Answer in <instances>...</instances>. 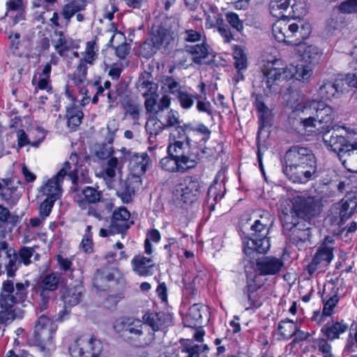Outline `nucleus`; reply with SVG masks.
<instances>
[{
    "label": "nucleus",
    "mask_w": 357,
    "mask_h": 357,
    "mask_svg": "<svg viewBox=\"0 0 357 357\" xmlns=\"http://www.w3.org/2000/svg\"><path fill=\"white\" fill-rule=\"evenodd\" d=\"M185 134H178V139L169 144L167 151L169 155L178 160L185 167L192 169L200 160L199 152L195 151L192 147L193 143H197L195 136L199 134L202 135L199 143L206 144L211 137V131L202 123L196 126L190 123L185 124Z\"/></svg>",
    "instance_id": "1"
},
{
    "label": "nucleus",
    "mask_w": 357,
    "mask_h": 357,
    "mask_svg": "<svg viewBox=\"0 0 357 357\" xmlns=\"http://www.w3.org/2000/svg\"><path fill=\"white\" fill-rule=\"evenodd\" d=\"M273 218L268 211H263L259 219L251 226L252 233L242 237L243 250L245 255L251 259L255 253L265 254L270 249V239L267 236L273 225Z\"/></svg>",
    "instance_id": "2"
},
{
    "label": "nucleus",
    "mask_w": 357,
    "mask_h": 357,
    "mask_svg": "<svg viewBox=\"0 0 357 357\" xmlns=\"http://www.w3.org/2000/svg\"><path fill=\"white\" fill-rule=\"evenodd\" d=\"M339 129L327 130L323 135L325 146L335 152L343 166L351 172L357 173V139L352 142L339 134Z\"/></svg>",
    "instance_id": "3"
},
{
    "label": "nucleus",
    "mask_w": 357,
    "mask_h": 357,
    "mask_svg": "<svg viewBox=\"0 0 357 357\" xmlns=\"http://www.w3.org/2000/svg\"><path fill=\"white\" fill-rule=\"evenodd\" d=\"M30 282H17L14 287L13 282L10 280L3 281L0 293V324L7 326L15 319L13 307L15 304L24 302L28 294L27 289Z\"/></svg>",
    "instance_id": "4"
},
{
    "label": "nucleus",
    "mask_w": 357,
    "mask_h": 357,
    "mask_svg": "<svg viewBox=\"0 0 357 357\" xmlns=\"http://www.w3.org/2000/svg\"><path fill=\"white\" fill-rule=\"evenodd\" d=\"M171 98L163 95L158 100L149 98L144 101L146 111L149 114H155L166 129L174 128L178 134H185V124L181 126L178 114L170 108Z\"/></svg>",
    "instance_id": "5"
},
{
    "label": "nucleus",
    "mask_w": 357,
    "mask_h": 357,
    "mask_svg": "<svg viewBox=\"0 0 357 357\" xmlns=\"http://www.w3.org/2000/svg\"><path fill=\"white\" fill-rule=\"evenodd\" d=\"M287 63L280 58L268 60L262 68L260 87L267 96L278 92V82L287 77Z\"/></svg>",
    "instance_id": "6"
},
{
    "label": "nucleus",
    "mask_w": 357,
    "mask_h": 357,
    "mask_svg": "<svg viewBox=\"0 0 357 357\" xmlns=\"http://www.w3.org/2000/svg\"><path fill=\"white\" fill-rule=\"evenodd\" d=\"M114 328L118 332L128 333V337L133 342L136 347L150 346L155 340L153 332L150 330H148L146 333L144 331V324L139 319L123 318L116 322Z\"/></svg>",
    "instance_id": "7"
},
{
    "label": "nucleus",
    "mask_w": 357,
    "mask_h": 357,
    "mask_svg": "<svg viewBox=\"0 0 357 357\" xmlns=\"http://www.w3.org/2000/svg\"><path fill=\"white\" fill-rule=\"evenodd\" d=\"M201 188V183L197 178L187 176L174 188L173 200L181 207L183 204L190 205L198 200L202 194Z\"/></svg>",
    "instance_id": "8"
},
{
    "label": "nucleus",
    "mask_w": 357,
    "mask_h": 357,
    "mask_svg": "<svg viewBox=\"0 0 357 357\" xmlns=\"http://www.w3.org/2000/svg\"><path fill=\"white\" fill-rule=\"evenodd\" d=\"M71 163L66 161L59 172L49 179L47 183L41 187V191L47 198L56 200L59 198L61 193V183L63 178L68 176L73 184H77L78 181V172L77 168L71 169Z\"/></svg>",
    "instance_id": "9"
},
{
    "label": "nucleus",
    "mask_w": 357,
    "mask_h": 357,
    "mask_svg": "<svg viewBox=\"0 0 357 357\" xmlns=\"http://www.w3.org/2000/svg\"><path fill=\"white\" fill-rule=\"evenodd\" d=\"M293 112L313 114L323 130H328L331 127L335 116L334 110L331 106L324 102L315 100L298 104Z\"/></svg>",
    "instance_id": "10"
},
{
    "label": "nucleus",
    "mask_w": 357,
    "mask_h": 357,
    "mask_svg": "<svg viewBox=\"0 0 357 357\" xmlns=\"http://www.w3.org/2000/svg\"><path fill=\"white\" fill-rule=\"evenodd\" d=\"M102 348V342L94 336H80L68 346L71 357H99Z\"/></svg>",
    "instance_id": "11"
},
{
    "label": "nucleus",
    "mask_w": 357,
    "mask_h": 357,
    "mask_svg": "<svg viewBox=\"0 0 357 357\" xmlns=\"http://www.w3.org/2000/svg\"><path fill=\"white\" fill-rule=\"evenodd\" d=\"M3 245L5 250H8L10 253L11 258L8 259V277L14 278L16 271L20 268L22 264L28 266L31 261V257L35 254V248L33 247H22L18 251H16L9 243L4 239L3 236Z\"/></svg>",
    "instance_id": "12"
},
{
    "label": "nucleus",
    "mask_w": 357,
    "mask_h": 357,
    "mask_svg": "<svg viewBox=\"0 0 357 357\" xmlns=\"http://www.w3.org/2000/svg\"><path fill=\"white\" fill-rule=\"evenodd\" d=\"M291 204L296 215L303 219L314 217L321 212L320 202L311 196H295Z\"/></svg>",
    "instance_id": "13"
},
{
    "label": "nucleus",
    "mask_w": 357,
    "mask_h": 357,
    "mask_svg": "<svg viewBox=\"0 0 357 357\" xmlns=\"http://www.w3.org/2000/svg\"><path fill=\"white\" fill-rule=\"evenodd\" d=\"M115 156L110 157L102 170V177L108 187H110L116 176V173H121L124 163L126 162V157L129 155V152L125 147L118 150Z\"/></svg>",
    "instance_id": "14"
},
{
    "label": "nucleus",
    "mask_w": 357,
    "mask_h": 357,
    "mask_svg": "<svg viewBox=\"0 0 357 357\" xmlns=\"http://www.w3.org/2000/svg\"><path fill=\"white\" fill-rule=\"evenodd\" d=\"M57 326L53 320L47 316L41 315L37 320L33 335L36 341L44 345H51L53 343Z\"/></svg>",
    "instance_id": "15"
},
{
    "label": "nucleus",
    "mask_w": 357,
    "mask_h": 357,
    "mask_svg": "<svg viewBox=\"0 0 357 357\" xmlns=\"http://www.w3.org/2000/svg\"><path fill=\"white\" fill-rule=\"evenodd\" d=\"M130 213L126 207L121 206L116 208L113 213L110 222V231L113 234L126 233L128 229L133 225V221L130 220Z\"/></svg>",
    "instance_id": "16"
},
{
    "label": "nucleus",
    "mask_w": 357,
    "mask_h": 357,
    "mask_svg": "<svg viewBox=\"0 0 357 357\" xmlns=\"http://www.w3.org/2000/svg\"><path fill=\"white\" fill-rule=\"evenodd\" d=\"M136 87L139 93L145 98V100L149 98L158 100V84L154 82L152 74L147 71H144L139 76L136 83Z\"/></svg>",
    "instance_id": "17"
},
{
    "label": "nucleus",
    "mask_w": 357,
    "mask_h": 357,
    "mask_svg": "<svg viewBox=\"0 0 357 357\" xmlns=\"http://www.w3.org/2000/svg\"><path fill=\"white\" fill-rule=\"evenodd\" d=\"M260 287L254 281H250L243 289L242 304L246 310H256L263 303L261 296L259 292Z\"/></svg>",
    "instance_id": "18"
},
{
    "label": "nucleus",
    "mask_w": 357,
    "mask_h": 357,
    "mask_svg": "<svg viewBox=\"0 0 357 357\" xmlns=\"http://www.w3.org/2000/svg\"><path fill=\"white\" fill-rule=\"evenodd\" d=\"M127 151L129 152V155L126 157V161H128V168L132 174L137 177L145 174L150 160L148 153L139 154L128 149Z\"/></svg>",
    "instance_id": "19"
},
{
    "label": "nucleus",
    "mask_w": 357,
    "mask_h": 357,
    "mask_svg": "<svg viewBox=\"0 0 357 357\" xmlns=\"http://www.w3.org/2000/svg\"><path fill=\"white\" fill-rule=\"evenodd\" d=\"M144 324L151 327V331L163 330L172 324V316L165 312H146L142 317Z\"/></svg>",
    "instance_id": "20"
},
{
    "label": "nucleus",
    "mask_w": 357,
    "mask_h": 357,
    "mask_svg": "<svg viewBox=\"0 0 357 357\" xmlns=\"http://www.w3.org/2000/svg\"><path fill=\"white\" fill-rule=\"evenodd\" d=\"M333 259V249L324 246L317 250L311 263L308 265V272L312 275L317 269L327 266Z\"/></svg>",
    "instance_id": "21"
},
{
    "label": "nucleus",
    "mask_w": 357,
    "mask_h": 357,
    "mask_svg": "<svg viewBox=\"0 0 357 357\" xmlns=\"http://www.w3.org/2000/svg\"><path fill=\"white\" fill-rule=\"evenodd\" d=\"M305 165H316V159L312 151L307 147H291V167Z\"/></svg>",
    "instance_id": "22"
},
{
    "label": "nucleus",
    "mask_w": 357,
    "mask_h": 357,
    "mask_svg": "<svg viewBox=\"0 0 357 357\" xmlns=\"http://www.w3.org/2000/svg\"><path fill=\"white\" fill-rule=\"evenodd\" d=\"M3 187L0 191V199L7 205L15 206L22 196L18 186L15 185L13 181L10 178L2 179Z\"/></svg>",
    "instance_id": "23"
},
{
    "label": "nucleus",
    "mask_w": 357,
    "mask_h": 357,
    "mask_svg": "<svg viewBox=\"0 0 357 357\" xmlns=\"http://www.w3.org/2000/svg\"><path fill=\"white\" fill-rule=\"evenodd\" d=\"M185 50L190 55L192 61L197 64L205 63V60L212 55V50L206 43L185 45Z\"/></svg>",
    "instance_id": "24"
},
{
    "label": "nucleus",
    "mask_w": 357,
    "mask_h": 357,
    "mask_svg": "<svg viewBox=\"0 0 357 357\" xmlns=\"http://www.w3.org/2000/svg\"><path fill=\"white\" fill-rule=\"evenodd\" d=\"M132 271L139 276L146 277L153 275V259L143 255H136L131 261Z\"/></svg>",
    "instance_id": "25"
},
{
    "label": "nucleus",
    "mask_w": 357,
    "mask_h": 357,
    "mask_svg": "<svg viewBox=\"0 0 357 357\" xmlns=\"http://www.w3.org/2000/svg\"><path fill=\"white\" fill-rule=\"evenodd\" d=\"M297 18H298V22L291 23V38H296L294 43V46H296V43H302L303 40L307 38L311 33V26L309 22L301 20L299 15H291V19L296 20ZM291 45H293L292 43Z\"/></svg>",
    "instance_id": "26"
},
{
    "label": "nucleus",
    "mask_w": 357,
    "mask_h": 357,
    "mask_svg": "<svg viewBox=\"0 0 357 357\" xmlns=\"http://www.w3.org/2000/svg\"><path fill=\"white\" fill-rule=\"evenodd\" d=\"M202 8L206 18V29L215 28L218 24H222L223 16L217 6L206 3L202 5Z\"/></svg>",
    "instance_id": "27"
},
{
    "label": "nucleus",
    "mask_w": 357,
    "mask_h": 357,
    "mask_svg": "<svg viewBox=\"0 0 357 357\" xmlns=\"http://www.w3.org/2000/svg\"><path fill=\"white\" fill-rule=\"evenodd\" d=\"M317 171L316 165H305L291 167V181L306 183Z\"/></svg>",
    "instance_id": "28"
},
{
    "label": "nucleus",
    "mask_w": 357,
    "mask_h": 357,
    "mask_svg": "<svg viewBox=\"0 0 357 357\" xmlns=\"http://www.w3.org/2000/svg\"><path fill=\"white\" fill-rule=\"evenodd\" d=\"M295 51L301 60L309 63L317 62L321 56V52L317 47L312 45H307L301 42L296 43Z\"/></svg>",
    "instance_id": "29"
},
{
    "label": "nucleus",
    "mask_w": 357,
    "mask_h": 357,
    "mask_svg": "<svg viewBox=\"0 0 357 357\" xmlns=\"http://www.w3.org/2000/svg\"><path fill=\"white\" fill-rule=\"evenodd\" d=\"M61 282V275L57 272H52L46 274L41 280L40 287L41 288L40 296L45 303L49 297L46 296L48 291H53L56 290Z\"/></svg>",
    "instance_id": "30"
},
{
    "label": "nucleus",
    "mask_w": 357,
    "mask_h": 357,
    "mask_svg": "<svg viewBox=\"0 0 357 357\" xmlns=\"http://www.w3.org/2000/svg\"><path fill=\"white\" fill-rule=\"evenodd\" d=\"M283 262L273 257H266L257 262V267L261 275H274L278 273Z\"/></svg>",
    "instance_id": "31"
},
{
    "label": "nucleus",
    "mask_w": 357,
    "mask_h": 357,
    "mask_svg": "<svg viewBox=\"0 0 357 357\" xmlns=\"http://www.w3.org/2000/svg\"><path fill=\"white\" fill-rule=\"evenodd\" d=\"M305 116L301 117L300 124L295 128V132L303 136H310L316 135L319 128H317L318 123L313 114H306V112L302 113Z\"/></svg>",
    "instance_id": "32"
},
{
    "label": "nucleus",
    "mask_w": 357,
    "mask_h": 357,
    "mask_svg": "<svg viewBox=\"0 0 357 357\" xmlns=\"http://www.w3.org/2000/svg\"><path fill=\"white\" fill-rule=\"evenodd\" d=\"M83 292L84 287L80 285L66 288L61 296V300L64 303L65 307H71L77 305L81 301Z\"/></svg>",
    "instance_id": "33"
},
{
    "label": "nucleus",
    "mask_w": 357,
    "mask_h": 357,
    "mask_svg": "<svg viewBox=\"0 0 357 357\" xmlns=\"http://www.w3.org/2000/svg\"><path fill=\"white\" fill-rule=\"evenodd\" d=\"M290 199L281 198L278 203V216L283 227V233L288 237L290 236Z\"/></svg>",
    "instance_id": "34"
},
{
    "label": "nucleus",
    "mask_w": 357,
    "mask_h": 357,
    "mask_svg": "<svg viewBox=\"0 0 357 357\" xmlns=\"http://www.w3.org/2000/svg\"><path fill=\"white\" fill-rule=\"evenodd\" d=\"M348 328L347 324L343 321H332L326 324L321 328V333L331 341L338 339L340 335L344 333Z\"/></svg>",
    "instance_id": "35"
},
{
    "label": "nucleus",
    "mask_w": 357,
    "mask_h": 357,
    "mask_svg": "<svg viewBox=\"0 0 357 357\" xmlns=\"http://www.w3.org/2000/svg\"><path fill=\"white\" fill-rule=\"evenodd\" d=\"M286 20L287 19H280L274 24L273 26V34L278 43L289 45L290 24H288Z\"/></svg>",
    "instance_id": "36"
},
{
    "label": "nucleus",
    "mask_w": 357,
    "mask_h": 357,
    "mask_svg": "<svg viewBox=\"0 0 357 357\" xmlns=\"http://www.w3.org/2000/svg\"><path fill=\"white\" fill-rule=\"evenodd\" d=\"M340 300V297L337 294L326 296L322 297L324 304L322 313L319 312H314V319L318 320L319 322L323 321L324 317L331 316L334 310V307L337 305Z\"/></svg>",
    "instance_id": "37"
},
{
    "label": "nucleus",
    "mask_w": 357,
    "mask_h": 357,
    "mask_svg": "<svg viewBox=\"0 0 357 357\" xmlns=\"http://www.w3.org/2000/svg\"><path fill=\"white\" fill-rule=\"evenodd\" d=\"M84 199L77 202L78 206L82 209H85L91 204H96L100 201L102 192L97 188L87 186L82 190Z\"/></svg>",
    "instance_id": "38"
},
{
    "label": "nucleus",
    "mask_w": 357,
    "mask_h": 357,
    "mask_svg": "<svg viewBox=\"0 0 357 357\" xmlns=\"http://www.w3.org/2000/svg\"><path fill=\"white\" fill-rule=\"evenodd\" d=\"M204 307L199 304H193L188 310V314L184 319L186 326L194 328L202 324V311Z\"/></svg>",
    "instance_id": "39"
},
{
    "label": "nucleus",
    "mask_w": 357,
    "mask_h": 357,
    "mask_svg": "<svg viewBox=\"0 0 357 357\" xmlns=\"http://www.w3.org/2000/svg\"><path fill=\"white\" fill-rule=\"evenodd\" d=\"M55 34L59 36L56 40H53L52 43L58 54L63 56L64 52L70 48H77L78 45L71 38L66 36L62 31H55Z\"/></svg>",
    "instance_id": "40"
},
{
    "label": "nucleus",
    "mask_w": 357,
    "mask_h": 357,
    "mask_svg": "<svg viewBox=\"0 0 357 357\" xmlns=\"http://www.w3.org/2000/svg\"><path fill=\"white\" fill-rule=\"evenodd\" d=\"M86 6L85 0H73L65 4L61 11V16L68 24L70 18L77 13L84 10Z\"/></svg>",
    "instance_id": "41"
},
{
    "label": "nucleus",
    "mask_w": 357,
    "mask_h": 357,
    "mask_svg": "<svg viewBox=\"0 0 357 357\" xmlns=\"http://www.w3.org/2000/svg\"><path fill=\"white\" fill-rule=\"evenodd\" d=\"M338 86L336 81L325 80L319 86L318 90L319 96L324 100H331L332 98H337L340 94Z\"/></svg>",
    "instance_id": "42"
},
{
    "label": "nucleus",
    "mask_w": 357,
    "mask_h": 357,
    "mask_svg": "<svg viewBox=\"0 0 357 357\" xmlns=\"http://www.w3.org/2000/svg\"><path fill=\"white\" fill-rule=\"evenodd\" d=\"M99 47L96 40L86 42L85 50L82 52V58L79 60L84 64L93 66L98 59Z\"/></svg>",
    "instance_id": "43"
},
{
    "label": "nucleus",
    "mask_w": 357,
    "mask_h": 357,
    "mask_svg": "<svg viewBox=\"0 0 357 357\" xmlns=\"http://www.w3.org/2000/svg\"><path fill=\"white\" fill-rule=\"evenodd\" d=\"M83 116L84 114L79 106L72 105L66 108V117L69 128L73 129L78 127L82 123Z\"/></svg>",
    "instance_id": "44"
},
{
    "label": "nucleus",
    "mask_w": 357,
    "mask_h": 357,
    "mask_svg": "<svg viewBox=\"0 0 357 357\" xmlns=\"http://www.w3.org/2000/svg\"><path fill=\"white\" fill-rule=\"evenodd\" d=\"M114 275L106 268L97 269L93 279V284L100 290H104L106 283L114 280Z\"/></svg>",
    "instance_id": "45"
},
{
    "label": "nucleus",
    "mask_w": 357,
    "mask_h": 357,
    "mask_svg": "<svg viewBox=\"0 0 357 357\" xmlns=\"http://www.w3.org/2000/svg\"><path fill=\"white\" fill-rule=\"evenodd\" d=\"M208 349L207 344H198L190 340H187L181 347V352L185 354V357H200L202 353Z\"/></svg>",
    "instance_id": "46"
},
{
    "label": "nucleus",
    "mask_w": 357,
    "mask_h": 357,
    "mask_svg": "<svg viewBox=\"0 0 357 357\" xmlns=\"http://www.w3.org/2000/svg\"><path fill=\"white\" fill-rule=\"evenodd\" d=\"M145 128L146 132L149 135V139L150 142H153V139L166 129L164 124L157 119V116L155 114H150Z\"/></svg>",
    "instance_id": "47"
},
{
    "label": "nucleus",
    "mask_w": 357,
    "mask_h": 357,
    "mask_svg": "<svg viewBox=\"0 0 357 357\" xmlns=\"http://www.w3.org/2000/svg\"><path fill=\"white\" fill-rule=\"evenodd\" d=\"M160 165L162 169L169 172H184L190 169L185 167L178 160L169 155L161 159Z\"/></svg>",
    "instance_id": "48"
},
{
    "label": "nucleus",
    "mask_w": 357,
    "mask_h": 357,
    "mask_svg": "<svg viewBox=\"0 0 357 357\" xmlns=\"http://www.w3.org/2000/svg\"><path fill=\"white\" fill-rule=\"evenodd\" d=\"M289 3L290 0H272L269 5L271 14L275 17L287 19V21H289V16L284 15L283 11L287 10Z\"/></svg>",
    "instance_id": "49"
},
{
    "label": "nucleus",
    "mask_w": 357,
    "mask_h": 357,
    "mask_svg": "<svg viewBox=\"0 0 357 357\" xmlns=\"http://www.w3.org/2000/svg\"><path fill=\"white\" fill-rule=\"evenodd\" d=\"M312 74V69L309 65L298 64L295 67L294 73H291V78L302 82H307Z\"/></svg>",
    "instance_id": "50"
},
{
    "label": "nucleus",
    "mask_w": 357,
    "mask_h": 357,
    "mask_svg": "<svg viewBox=\"0 0 357 357\" xmlns=\"http://www.w3.org/2000/svg\"><path fill=\"white\" fill-rule=\"evenodd\" d=\"M116 195L123 204H128L132 201L135 195L134 188L126 181H121V188L116 190Z\"/></svg>",
    "instance_id": "51"
},
{
    "label": "nucleus",
    "mask_w": 357,
    "mask_h": 357,
    "mask_svg": "<svg viewBox=\"0 0 357 357\" xmlns=\"http://www.w3.org/2000/svg\"><path fill=\"white\" fill-rule=\"evenodd\" d=\"M357 207V203L353 199H342L340 206V217L342 221L347 220L354 212Z\"/></svg>",
    "instance_id": "52"
},
{
    "label": "nucleus",
    "mask_w": 357,
    "mask_h": 357,
    "mask_svg": "<svg viewBox=\"0 0 357 357\" xmlns=\"http://www.w3.org/2000/svg\"><path fill=\"white\" fill-rule=\"evenodd\" d=\"M221 184L215 183L210 185L207 192V203L210 204V207L214 208L215 204L222 199L224 197V192H221Z\"/></svg>",
    "instance_id": "53"
},
{
    "label": "nucleus",
    "mask_w": 357,
    "mask_h": 357,
    "mask_svg": "<svg viewBox=\"0 0 357 357\" xmlns=\"http://www.w3.org/2000/svg\"><path fill=\"white\" fill-rule=\"evenodd\" d=\"M91 229L92 227L91 225H88L86 227L84 234L83 235L79 245V248L86 254L93 252V233Z\"/></svg>",
    "instance_id": "54"
},
{
    "label": "nucleus",
    "mask_w": 357,
    "mask_h": 357,
    "mask_svg": "<svg viewBox=\"0 0 357 357\" xmlns=\"http://www.w3.org/2000/svg\"><path fill=\"white\" fill-rule=\"evenodd\" d=\"M88 65L79 62L76 70L71 75V79L76 86L84 84L86 82Z\"/></svg>",
    "instance_id": "55"
},
{
    "label": "nucleus",
    "mask_w": 357,
    "mask_h": 357,
    "mask_svg": "<svg viewBox=\"0 0 357 357\" xmlns=\"http://www.w3.org/2000/svg\"><path fill=\"white\" fill-rule=\"evenodd\" d=\"M200 98V96L198 94L193 95L183 91H178V94L177 95V98L181 107L185 109L191 108L194 105L195 100H198V98Z\"/></svg>",
    "instance_id": "56"
},
{
    "label": "nucleus",
    "mask_w": 357,
    "mask_h": 357,
    "mask_svg": "<svg viewBox=\"0 0 357 357\" xmlns=\"http://www.w3.org/2000/svg\"><path fill=\"white\" fill-rule=\"evenodd\" d=\"M117 284L119 285V291L115 294H110L107 296V301L114 305H116L121 299L125 297V291L128 287L126 280L120 278L116 280Z\"/></svg>",
    "instance_id": "57"
},
{
    "label": "nucleus",
    "mask_w": 357,
    "mask_h": 357,
    "mask_svg": "<svg viewBox=\"0 0 357 357\" xmlns=\"http://www.w3.org/2000/svg\"><path fill=\"white\" fill-rule=\"evenodd\" d=\"M275 335L279 340L290 338V319H286L279 323Z\"/></svg>",
    "instance_id": "58"
},
{
    "label": "nucleus",
    "mask_w": 357,
    "mask_h": 357,
    "mask_svg": "<svg viewBox=\"0 0 357 357\" xmlns=\"http://www.w3.org/2000/svg\"><path fill=\"white\" fill-rule=\"evenodd\" d=\"M357 351V325L354 330L351 329L344 347V352Z\"/></svg>",
    "instance_id": "59"
},
{
    "label": "nucleus",
    "mask_w": 357,
    "mask_h": 357,
    "mask_svg": "<svg viewBox=\"0 0 357 357\" xmlns=\"http://www.w3.org/2000/svg\"><path fill=\"white\" fill-rule=\"evenodd\" d=\"M340 13L343 14L357 13V0H345L337 7Z\"/></svg>",
    "instance_id": "60"
},
{
    "label": "nucleus",
    "mask_w": 357,
    "mask_h": 357,
    "mask_svg": "<svg viewBox=\"0 0 357 357\" xmlns=\"http://www.w3.org/2000/svg\"><path fill=\"white\" fill-rule=\"evenodd\" d=\"M226 20L229 25L238 32L243 29V22L239 19L238 15L234 12H228L226 14Z\"/></svg>",
    "instance_id": "61"
},
{
    "label": "nucleus",
    "mask_w": 357,
    "mask_h": 357,
    "mask_svg": "<svg viewBox=\"0 0 357 357\" xmlns=\"http://www.w3.org/2000/svg\"><path fill=\"white\" fill-rule=\"evenodd\" d=\"M234 66L237 70H245L248 67L247 57L242 50H236L234 52Z\"/></svg>",
    "instance_id": "62"
},
{
    "label": "nucleus",
    "mask_w": 357,
    "mask_h": 357,
    "mask_svg": "<svg viewBox=\"0 0 357 357\" xmlns=\"http://www.w3.org/2000/svg\"><path fill=\"white\" fill-rule=\"evenodd\" d=\"M126 113L128 114L133 120L139 119L140 107L138 104L134 103L132 100L126 102L124 105Z\"/></svg>",
    "instance_id": "63"
},
{
    "label": "nucleus",
    "mask_w": 357,
    "mask_h": 357,
    "mask_svg": "<svg viewBox=\"0 0 357 357\" xmlns=\"http://www.w3.org/2000/svg\"><path fill=\"white\" fill-rule=\"evenodd\" d=\"M55 202L54 199L46 198L40 204L38 208L40 218L46 219L50 215Z\"/></svg>",
    "instance_id": "64"
}]
</instances>
